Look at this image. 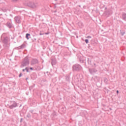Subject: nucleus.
I'll list each match as a JSON object with an SVG mask.
<instances>
[{
    "label": "nucleus",
    "instance_id": "412c9836",
    "mask_svg": "<svg viewBox=\"0 0 126 126\" xmlns=\"http://www.w3.org/2000/svg\"><path fill=\"white\" fill-rule=\"evenodd\" d=\"M21 76H22V73H20L19 75V77H21Z\"/></svg>",
    "mask_w": 126,
    "mask_h": 126
},
{
    "label": "nucleus",
    "instance_id": "9d476101",
    "mask_svg": "<svg viewBox=\"0 0 126 126\" xmlns=\"http://www.w3.org/2000/svg\"><path fill=\"white\" fill-rule=\"evenodd\" d=\"M6 26L9 28H11V27H12V24H11V23H10V22H7L6 24Z\"/></svg>",
    "mask_w": 126,
    "mask_h": 126
},
{
    "label": "nucleus",
    "instance_id": "423d86ee",
    "mask_svg": "<svg viewBox=\"0 0 126 126\" xmlns=\"http://www.w3.org/2000/svg\"><path fill=\"white\" fill-rule=\"evenodd\" d=\"M89 72L91 74H94V73H96L97 72V70L94 68H90Z\"/></svg>",
    "mask_w": 126,
    "mask_h": 126
},
{
    "label": "nucleus",
    "instance_id": "393cba45",
    "mask_svg": "<svg viewBox=\"0 0 126 126\" xmlns=\"http://www.w3.org/2000/svg\"><path fill=\"white\" fill-rule=\"evenodd\" d=\"M116 92L117 94H119V91L117 90Z\"/></svg>",
    "mask_w": 126,
    "mask_h": 126
},
{
    "label": "nucleus",
    "instance_id": "a878e982",
    "mask_svg": "<svg viewBox=\"0 0 126 126\" xmlns=\"http://www.w3.org/2000/svg\"><path fill=\"white\" fill-rule=\"evenodd\" d=\"M22 120H23V119L21 118V122H22Z\"/></svg>",
    "mask_w": 126,
    "mask_h": 126
},
{
    "label": "nucleus",
    "instance_id": "39448f33",
    "mask_svg": "<svg viewBox=\"0 0 126 126\" xmlns=\"http://www.w3.org/2000/svg\"><path fill=\"white\" fill-rule=\"evenodd\" d=\"M3 43L4 44H7L8 42H9V37L6 36L3 38V39L2 40Z\"/></svg>",
    "mask_w": 126,
    "mask_h": 126
},
{
    "label": "nucleus",
    "instance_id": "aec40b11",
    "mask_svg": "<svg viewBox=\"0 0 126 126\" xmlns=\"http://www.w3.org/2000/svg\"><path fill=\"white\" fill-rule=\"evenodd\" d=\"M33 87H34L33 86H32V87H30V90H31V89H32V88Z\"/></svg>",
    "mask_w": 126,
    "mask_h": 126
},
{
    "label": "nucleus",
    "instance_id": "2eb2a0df",
    "mask_svg": "<svg viewBox=\"0 0 126 126\" xmlns=\"http://www.w3.org/2000/svg\"><path fill=\"white\" fill-rule=\"evenodd\" d=\"M66 80H67V81H69V76H66Z\"/></svg>",
    "mask_w": 126,
    "mask_h": 126
},
{
    "label": "nucleus",
    "instance_id": "7c9ffc66",
    "mask_svg": "<svg viewBox=\"0 0 126 126\" xmlns=\"http://www.w3.org/2000/svg\"><path fill=\"white\" fill-rule=\"evenodd\" d=\"M3 36V34H2V37Z\"/></svg>",
    "mask_w": 126,
    "mask_h": 126
},
{
    "label": "nucleus",
    "instance_id": "6ab92c4d",
    "mask_svg": "<svg viewBox=\"0 0 126 126\" xmlns=\"http://www.w3.org/2000/svg\"><path fill=\"white\" fill-rule=\"evenodd\" d=\"M14 2H16V1H18L19 0H12Z\"/></svg>",
    "mask_w": 126,
    "mask_h": 126
},
{
    "label": "nucleus",
    "instance_id": "f257e3e1",
    "mask_svg": "<svg viewBox=\"0 0 126 126\" xmlns=\"http://www.w3.org/2000/svg\"><path fill=\"white\" fill-rule=\"evenodd\" d=\"M29 65V59H28V57H26L23 62L22 63V64L21 65V67H24V66H27V65Z\"/></svg>",
    "mask_w": 126,
    "mask_h": 126
},
{
    "label": "nucleus",
    "instance_id": "5701e85b",
    "mask_svg": "<svg viewBox=\"0 0 126 126\" xmlns=\"http://www.w3.org/2000/svg\"><path fill=\"white\" fill-rule=\"evenodd\" d=\"M30 69H31V70H33V68L32 67H30Z\"/></svg>",
    "mask_w": 126,
    "mask_h": 126
},
{
    "label": "nucleus",
    "instance_id": "9b49d317",
    "mask_svg": "<svg viewBox=\"0 0 126 126\" xmlns=\"http://www.w3.org/2000/svg\"><path fill=\"white\" fill-rule=\"evenodd\" d=\"M122 17H123V19H124V20H126V14L123 13L122 15Z\"/></svg>",
    "mask_w": 126,
    "mask_h": 126
},
{
    "label": "nucleus",
    "instance_id": "cd10ccee",
    "mask_svg": "<svg viewBox=\"0 0 126 126\" xmlns=\"http://www.w3.org/2000/svg\"><path fill=\"white\" fill-rule=\"evenodd\" d=\"M46 35H48V33H45Z\"/></svg>",
    "mask_w": 126,
    "mask_h": 126
},
{
    "label": "nucleus",
    "instance_id": "f3484780",
    "mask_svg": "<svg viewBox=\"0 0 126 126\" xmlns=\"http://www.w3.org/2000/svg\"><path fill=\"white\" fill-rule=\"evenodd\" d=\"M85 42L86 43V44H88V43H89V40H88V39H85Z\"/></svg>",
    "mask_w": 126,
    "mask_h": 126
},
{
    "label": "nucleus",
    "instance_id": "0eeeda50",
    "mask_svg": "<svg viewBox=\"0 0 126 126\" xmlns=\"http://www.w3.org/2000/svg\"><path fill=\"white\" fill-rule=\"evenodd\" d=\"M17 107V103L15 102H13V104L9 106L10 109H13V108H15Z\"/></svg>",
    "mask_w": 126,
    "mask_h": 126
},
{
    "label": "nucleus",
    "instance_id": "4468645a",
    "mask_svg": "<svg viewBox=\"0 0 126 126\" xmlns=\"http://www.w3.org/2000/svg\"><path fill=\"white\" fill-rule=\"evenodd\" d=\"M94 79V81H95L96 82H97L98 81H99V80L98 79V77H95Z\"/></svg>",
    "mask_w": 126,
    "mask_h": 126
},
{
    "label": "nucleus",
    "instance_id": "f8f14e48",
    "mask_svg": "<svg viewBox=\"0 0 126 126\" xmlns=\"http://www.w3.org/2000/svg\"><path fill=\"white\" fill-rule=\"evenodd\" d=\"M29 37H30V33H27L26 34V38L27 39V40H29Z\"/></svg>",
    "mask_w": 126,
    "mask_h": 126
},
{
    "label": "nucleus",
    "instance_id": "dca6fc26",
    "mask_svg": "<svg viewBox=\"0 0 126 126\" xmlns=\"http://www.w3.org/2000/svg\"><path fill=\"white\" fill-rule=\"evenodd\" d=\"M27 117L28 118V119H30V118H31V115L29 113L27 114Z\"/></svg>",
    "mask_w": 126,
    "mask_h": 126
},
{
    "label": "nucleus",
    "instance_id": "4be33fe9",
    "mask_svg": "<svg viewBox=\"0 0 126 126\" xmlns=\"http://www.w3.org/2000/svg\"><path fill=\"white\" fill-rule=\"evenodd\" d=\"M87 38H92V37L90 36H88L87 37Z\"/></svg>",
    "mask_w": 126,
    "mask_h": 126
},
{
    "label": "nucleus",
    "instance_id": "f03ea898",
    "mask_svg": "<svg viewBox=\"0 0 126 126\" xmlns=\"http://www.w3.org/2000/svg\"><path fill=\"white\" fill-rule=\"evenodd\" d=\"M82 69V67L78 64H76L73 66V70L74 71H80Z\"/></svg>",
    "mask_w": 126,
    "mask_h": 126
},
{
    "label": "nucleus",
    "instance_id": "7ed1b4c3",
    "mask_svg": "<svg viewBox=\"0 0 126 126\" xmlns=\"http://www.w3.org/2000/svg\"><path fill=\"white\" fill-rule=\"evenodd\" d=\"M28 6L32 7V8H36L38 6V4L37 3H34L32 2H30L28 3Z\"/></svg>",
    "mask_w": 126,
    "mask_h": 126
},
{
    "label": "nucleus",
    "instance_id": "ddd939ff",
    "mask_svg": "<svg viewBox=\"0 0 126 126\" xmlns=\"http://www.w3.org/2000/svg\"><path fill=\"white\" fill-rule=\"evenodd\" d=\"M25 70H26L27 72H29V69L28 68V67H26L25 69H23V72L25 71Z\"/></svg>",
    "mask_w": 126,
    "mask_h": 126
},
{
    "label": "nucleus",
    "instance_id": "bb28decb",
    "mask_svg": "<svg viewBox=\"0 0 126 126\" xmlns=\"http://www.w3.org/2000/svg\"><path fill=\"white\" fill-rule=\"evenodd\" d=\"M34 41H36V38H34Z\"/></svg>",
    "mask_w": 126,
    "mask_h": 126
},
{
    "label": "nucleus",
    "instance_id": "b1692460",
    "mask_svg": "<svg viewBox=\"0 0 126 126\" xmlns=\"http://www.w3.org/2000/svg\"><path fill=\"white\" fill-rule=\"evenodd\" d=\"M39 34L41 35H43V33H40Z\"/></svg>",
    "mask_w": 126,
    "mask_h": 126
},
{
    "label": "nucleus",
    "instance_id": "20e7f679",
    "mask_svg": "<svg viewBox=\"0 0 126 126\" xmlns=\"http://www.w3.org/2000/svg\"><path fill=\"white\" fill-rule=\"evenodd\" d=\"M15 21L16 23L19 24V23H21V17L20 16H17L15 17Z\"/></svg>",
    "mask_w": 126,
    "mask_h": 126
},
{
    "label": "nucleus",
    "instance_id": "c756f323",
    "mask_svg": "<svg viewBox=\"0 0 126 126\" xmlns=\"http://www.w3.org/2000/svg\"><path fill=\"white\" fill-rule=\"evenodd\" d=\"M28 80V78H26V80Z\"/></svg>",
    "mask_w": 126,
    "mask_h": 126
},
{
    "label": "nucleus",
    "instance_id": "c85d7f7f",
    "mask_svg": "<svg viewBox=\"0 0 126 126\" xmlns=\"http://www.w3.org/2000/svg\"><path fill=\"white\" fill-rule=\"evenodd\" d=\"M54 12H57V10H55V11H54Z\"/></svg>",
    "mask_w": 126,
    "mask_h": 126
},
{
    "label": "nucleus",
    "instance_id": "1a4fd4ad",
    "mask_svg": "<svg viewBox=\"0 0 126 126\" xmlns=\"http://www.w3.org/2000/svg\"><path fill=\"white\" fill-rule=\"evenodd\" d=\"M32 64H36V63H38V60L37 59H33L32 61Z\"/></svg>",
    "mask_w": 126,
    "mask_h": 126
},
{
    "label": "nucleus",
    "instance_id": "6e6552de",
    "mask_svg": "<svg viewBox=\"0 0 126 126\" xmlns=\"http://www.w3.org/2000/svg\"><path fill=\"white\" fill-rule=\"evenodd\" d=\"M57 63V61L56 59H52L51 60V64L52 65H55Z\"/></svg>",
    "mask_w": 126,
    "mask_h": 126
},
{
    "label": "nucleus",
    "instance_id": "a211bd4d",
    "mask_svg": "<svg viewBox=\"0 0 126 126\" xmlns=\"http://www.w3.org/2000/svg\"><path fill=\"white\" fill-rule=\"evenodd\" d=\"M121 33L122 36H124V35H125V32H121Z\"/></svg>",
    "mask_w": 126,
    "mask_h": 126
}]
</instances>
